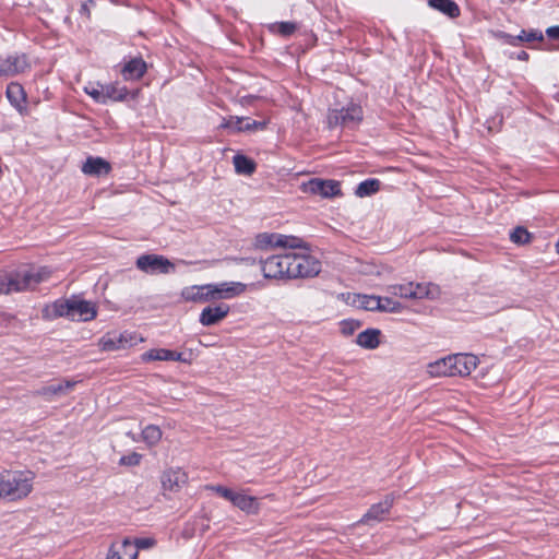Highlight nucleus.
<instances>
[{
	"label": "nucleus",
	"mask_w": 559,
	"mask_h": 559,
	"mask_svg": "<svg viewBox=\"0 0 559 559\" xmlns=\"http://www.w3.org/2000/svg\"><path fill=\"white\" fill-rule=\"evenodd\" d=\"M230 502L247 514H257L260 511V503L258 499L255 497L248 496L245 490L235 491Z\"/></svg>",
	"instance_id": "4be33fe9"
},
{
	"label": "nucleus",
	"mask_w": 559,
	"mask_h": 559,
	"mask_svg": "<svg viewBox=\"0 0 559 559\" xmlns=\"http://www.w3.org/2000/svg\"><path fill=\"white\" fill-rule=\"evenodd\" d=\"M162 430L158 426L148 425L142 430V440L150 447L156 445L162 439Z\"/></svg>",
	"instance_id": "473e14b6"
},
{
	"label": "nucleus",
	"mask_w": 559,
	"mask_h": 559,
	"mask_svg": "<svg viewBox=\"0 0 559 559\" xmlns=\"http://www.w3.org/2000/svg\"><path fill=\"white\" fill-rule=\"evenodd\" d=\"M386 292L392 296H397L404 299H423L435 298L438 295V288L430 283H406L394 284L386 288Z\"/></svg>",
	"instance_id": "20e7f679"
},
{
	"label": "nucleus",
	"mask_w": 559,
	"mask_h": 559,
	"mask_svg": "<svg viewBox=\"0 0 559 559\" xmlns=\"http://www.w3.org/2000/svg\"><path fill=\"white\" fill-rule=\"evenodd\" d=\"M290 263V253L272 255L261 262L262 273L265 278L288 280Z\"/></svg>",
	"instance_id": "1a4fd4ad"
},
{
	"label": "nucleus",
	"mask_w": 559,
	"mask_h": 559,
	"mask_svg": "<svg viewBox=\"0 0 559 559\" xmlns=\"http://www.w3.org/2000/svg\"><path fill=\"white\" fill-rule=\"evenodd\" d=\"M527 58H528V55H527V52H525V51H521V52L518 55V59H520V60H527Z\"/></svg>",
	"instance_id": "49530a36"
},
{
	"label": "nucleus",
	"mask_w": 559,
	"mask_h": 559,
	"mask_svg": "<svg viewBox=\"0 0 559 559\" xmlns=\"http://www.w3.org/2000/svg\"><path fill=\"white\" fill-rule=\"evenodd\" d=\"M188 476L181 468L165 471L162 475V486L164 490L176 492L186 485Z\"/></svg>",
	"instance_id": "a211bd4d"
},
{
	"label": "nucleus",
	"mask_w": 559,
	"mask_h": 559,
	"mask_svg": "<svg viewBox=\"0 0 559 559\" xmlns=\"http://www.w3.org/2000/svg\"><path fill=\"white\" fill-rule=\"evenodd\" d=\"M546 34L549 38L559 39V26H550L546 29Z\"/></svg>",
	"instance_id": "c03bdc74"
},
{
	"label": "nucleus",
	"mask_w": 559,
	"mask_h": 559,
	"mask_svg": "<svg viewBox=\"0 0 559 559\" xmlns=\"http://www.w3.org/2000/svg\"><path fill=\"white\" fill-rule=\"evenodd\" d=\"M146 70V62L140 57H134L123 64L121 74L126 81H136L145 74Z\"/></svg>",
	"instance_id": "412c9836"
},
{
	"label": "nucleus",
	"mask_w": 559,
	"mask_h": 559,
	"mask_svg": "<svg viewBox=\"0 0 559 559\" xmlns=\"http://www.w3.org/2000/svg\"><path fill=\"white\" fill-rule=\"evenodd\" d=\"M143 362L148 361H180L189 364L190 360L182 354L166 348H152L141 355Z\"/></svg>",
	"instance_id": "dca6fc26"
},
{
	"label": "nucleus",
	"mask_w": 559,
	"mask_h": 559,
	"mask_svg": "<svg viewBox=\"0 0 559 559\" xmlns=\"http://www.w3.org/2000/svg\"><path fill=\"white\" fill-rule=\"evenodd\" d=\"M276 28L281 35L290 36L297 29V25L293 22H281L276 24Z\"/></svg>",
	"instance_id": "a19ab883"
},
{
	"label": "nucleus",
	"mask_w": 559,
	"mask_h": 559,
	"mask_svg": "<svg viewBox=\"0 0 559 559\" xmlns=\"http://www.w3.org/2000/svg\"><path fill=\"white\" fill-rule=\"evenodd\" d=\"M136 267L147 274H170L176 270L175 264L158 254H142L136 259Z\"/></svg>",
	"instance_id": "6e6552de"
},
{
	"label": "nucleus",
	"mask_w": 559,
	"mask_h": 559,
	"mask_svg": "<svg viewBox=\"0 0 559 559\" xmlns=\"http://www.w3.org/2000/svg\"><path fill=\"white\" fill-rule=\"evenodd\" d=\"M357 326V323L344 321L342 323V332L344 334H352Z\"/></svg>",
	"instance_id": "37998d69"
},
{
	"label": "nucleus",
	"mask_w": 559,
	"mask_h": 559,
	"mask_svg": "<svg viewBox=\"0 0 559 559\" xmlns=\"http://www.w3.org/2000/svg\"><path fill=\"white\" fill-rule=\"evenodd\" d=\"M46 311L51 318L64 317L72 321H90L97 314L93 302L76 297L59 299L48 307Z\"/></svg>",
	"instance_id": "7ed1b4c3"
},
{
	"label": "nucleus",
	"mask_w": 559,
	"mask_h": 559,
	"mask_svg": "<svg viewBox=\"0 0 559 559\" xmlns=\"http://www.w3.org/2000/svg\"><path fill=\"white\" fill-rule=\"evenodd\" d=\"M106 559H136L135 547L128 538L111 545Z\"/></svg>",
	"instance_id": "393cba45"
},
{
	"label": "nucleus",
	"mask_w": 559,
	"mask_h": 559,
	"mask_svg": "<svg viewBox=\"0 0 559 559\" xmlns=\"http://www.w3.org/2000/svg\"><path fill=\"white\" fill-rule=\"evenodd\" d=\"M543 33L536 29H531L528 32L522 31L521 35L518 36V39L526 41L543 40Z\"/></svg>",
	"instance_id": "ea45409f"
},
{
	"label": "nucleus",
	"mask_w": 559,
	"mask_h": 559,
	"mask_svg": "<svg viewBox=\"0 0 559 559\" xmlns=\"http://www.w3.org/2000/svg\"><path fill=\"white\" fill-rule=\"evenodd\" d=\"M394 501V495H386L382 501L372 504L366 512V514H364L359 522L362 524H370L371 522L383 521L390 513V510L392 509Z\"/></svg>",
	"instance_id": "ddd939ff"
},
{
	"label": "nucleus",
	"mask_w": 559,
	"mask_h": 559,
	"mask_svg": "<svg viewBox=\"0 0 559 559\" xmlns=\"http://www.w3.org/2000/svg\"><path fill=\"white\" fill-rule=\"evenodd\" d=\"M75 384H76L75 381L63 380L56 384L43 386L41 389L36 391V394L40 395V396H45L47 399H50L52 396L64 395L68 391L72 390Z\"/></svg>",
	"instance_id": "bb28decb"
},
{
	"label": "nucleus",
	"mask_w": 559,
	"mask_h": 559,
	"mask_svg": "<svg viewBox=\"0 0 559 559\" xmlns=\"http://www.w3.org/2000/svg\"><path fill=\"white\" fill-rule=\"evenodd\" d=\"M81 169L83 174L87 176L100 177L103 175H107L110 171L111 166L102 157L90 156L86 158Z\"/></svg>",
	"instance_id": "b1692460"
},
{
	"label": "nucleus",
	"mask_w": 559,
	"mask_h": 559,
	"mask_svg": "<svg viewBox=\"0 0 559 559\" xmlns=\"http://www.w3.org/2000/svg\"><path fill=\"white\" fill-rule=\"evenodd\" d=\"M302 240L298 237L286 236L275 233H262L257 235L254 247L260 250H269L272 248H300Z\"/></svg>",
	"instance_id": "0eeeda50"
},
{
	"label": "nucleus",
	"mask_w": 559,
	"mask_h": 559,
	"mask_svg": "<svg viewBox=\"0 0 559 559\" xmlns=\"http://www.w3.org/2000/svg\"><path fill=\"white\" fill-rule=\"evenodd\" d=\"M49 275L50 271L47 267H23L12 273L0 274V294L33 289Z\"/></svg>",
	"instance_id": "f257e3e1"
},
{
	"label": "nucleus",
	"mask_w": 559,
	"mask_h": 559,
	"mask_svg": "<svg viewBox=\"0 0 559 559\" xmlns=\"http://www.w3.org/2000/svg\"><path fill=\"white\" fill-rule=\"evenodd\" d=\"M29 69L25 55H11L0 58V76H14Z\"/></svg>",
	"instance_id": "4468645a"
},
{
	"label": "nucleus",
	"mask_w": 559,
	"mask_h": 559,
	"mask_svg": "<svg viewBox=\"0 0 559 559\" xmlns=\"http://www.w3.org/2000/svg\"><path fill=\"white\" fill-rule=\"evenodd\" d=\"M206 488L209 490L216 492L217 495H219L221 497H223L224 499H226L228 501L231 500L234 492H235L234 490L226 488L224 486H221V485H209V486H206Z\"/></svg>",
	"instance_id": "4c0bfd02"
},
{
	"label": "nucleus",
	"mask_w": 559,
	"mask_h": 559,
	"mask_svg": "<svg viewBox=\"0 0 559 559\" xmlns=\"http://www.w3.org/2000/svg\"><path fill=\"white\" fill-rule=\"evenodd\" d=\"M353 304L364 310L379 311L380 296L357 294L354 295Z\"/></svg>",
	"instance_id": "c756f323"
},
{
	"label": "nucleus",
	"mask_w": 559,
	"mask_h": 559,
	"mask_svg": "<svg viewBox=\"0 0 559 559\" xmlns=\"http://www.w3.org/2000/svg\"><path fill=\"white\" fill-rule=\"evenodd\" d=\"M454 376L466 377L477 367L478 358L473 354L452 355Z\"/></svg>",
	"instance_id": "f3484780"
},
{
	"label": "nucleus",
	"mask_w": 559,
	"mask_h": 559,
	"mask_svg": "<svg viewBox=\"0 0 559 559\" xmlns=\"http://www.w3.org/2000/svg\"><path fill=\"white\" fill-rule=\"evenodd\" d=\"M85 93L90 95L94 100L105 104L104 85L100 86H86Z\"/></svg>",
	"instance_id": "e433bc0d"
},
{
	"label": "nucleus",
	"mask_w": 559,
	"mask_h": 559,
	"mask_svg": "<svg viewBox=\"0 0 559 559\" xmlns=\"http://www.w3.org/2000/svg\"><path fill=\"white\" fill-rule=\"evenodd\" d=\"M215 299H230L236 296L243 294L247 289V285L240 282H222L213 284Z\"/></svg>",
	"instance_id": "6ab92c4d"
},
{
	"label": "nucleus",
	"mask_w": 559,
	"mask_h": 559,
	"mask_svg": "<svg viewBox=\"0 0 559 559\" xmlns=\"http://www.w3.org/2000/svg\"><path fill=\"white\" fill-rule=\"evenodd\" d=\"M7 97L10 104L21 114L27 112L26 94L23 86L16 82H12L7 87Z\"/></svg>",
	"instance_id": "aec40b11"
},
{
	"label": "nucleus",
	"mask_w": 559,
	"mask_h": 559,
	"mask_svg": "<svg viewBox=\"0 0 559 559\" xmlns=\"http://www.w3.org/2000/svg\"><path fill=\"white\" fill-rule=\"evenodd\" d=\"M181 297L186 301L198 304L216 300L213 284L192 285L185 287L181 290Z\"/></svg>",
	"instance_id": "f8f14e48"
},
{
	"label": "nucleus",
	"mask_w": 559,
	"mask_h": 559,
	"mask_svg": "<svg viewBox=\"0 0 559 559\" xmlns=\"http://www.w3.org/2000/svg\"><path fill=\"white\" fill-rule=\"evenodd\" d=\"M233 163L237 174L251 175L255 170L254 162L245 155H235L233 158Z\"/></svg>",
	"instance_id": "7c9ffc66"
},
{
	"label": "nucleus",
	"mask_w": 559,
	"mask_h": 559,
	"mask_svg": "<svg viewBox=\"0 0 559 559\" xmlns=\"http://www.w3.org/2000/svg\"><path fill=\"white\" fill-rule=\"evenodd\" d=\"M230 307L227 304L205 307L199 317V322L203 326H212L223 321L229 313Z\"/></svg>",
	"instance_id": "2eb2a0df"
},
{
	"label": "nucleus",
	"mask_w": 559,
	"mask_h": 559,
	"mask_svg": "<svg viewBox=\"0 0 559 559\" xmlns=\"http://www.w3.org/2000/svg\"><path fill=\"white\" fill-rule=\"evenodd\" d=\"M428 4L449 17L454 19L460 15L459 5L452 0H429Z\"/></svg>",
	"instance_id": "c85d7f7f"
},
{
	"label": "nucleus",
	"mask_w": 559,
	"mask_h": 559,
	"mask_svg": "<svg viewBox=\"0 0 559 559\" xmlns=\"http://www.w3.org/2000/svg\"><path fill=\"white\" fill-rule=\"evenodd\" d=\"M510 239L512 242L518 245L527 243L531 239L530 233L523 227H516L510 234Z\"/></svg>",
	"instance_id": "c9c22d12"
},
{
	"label": "nucleus",
	"mask_w": 559,
	"mask_h": 559,
	"mask_svg": "<svg viewBox=\"0 0 559 559\" xmlns=\"http://www.w3.org/2000/svg\"><path fill=\"white\" fill-rule=\"evenodd\" d=\"M381 181L376 178L367 179L360 182L356 188V195L365 198L374 194L380 190Z\"/></svg>",
	"instance_id": "2f4dec72"
},
{
	"label": "nucleus",
	"mask_w": 559,
	"mask_h": 559,
	"mask_svg": "<svg viewBox=\"0 0 559 559\" xmlns=\"http://www.w3.org/2000/svg\"><path fill=\"white\" fill-rule=\"evenodd\" d=\"M380 331L377 329H368L360 332L356 337V343L367 349H374L380 344Z\"/></svg>",
	"instance_id": "cd10ccee"
},
{
	"label": "nucleus",
	"mask_w": 559,
	"mask_h": 559,
	"mask_svg": "<svg viewBox=\"0 0 559 559\" xmlns=\"http://www.w3.org/2000/svg\"><path fill=\"white\" fill-rule=\"evenodd\" d=\"M556 247H557V251L559 253V241L557 242Z\"/></svg>",
	"instance_id": "de8ad7c7"
},
{
	"label": "nucleus",
	"mask_w": 559,
	"mask_h": 559,
	"mask_svg": "<svg viewBox=\"0 0 559 559\" xmlns=\"http://www.w3.org/2000/svg\"><path fill=\"white\" fill-rule=\"evenodd\" d=\"M141 459H142V455L140 453L132 452L128 455L121 456L119 463H120V465H126V466H136L140 464Z\"/></svg>",
	"instance_id": "58836bf2"
},
{
	"label": "nucleus",
	"mask_w": 559,
	"mask_h": 559,
	"mask_svg": "<svg viewBox=\"0 0 559 559\" xmlns=\"http://www.w3.org/2000/svg\"><path fill=\"white\" fill-rule=\"evenodd\" d=\"M79 12H80V14L85 15L87 19H90L91 11H90L87 2L81 3Z\"/></svg>",
	"instance_id": "a18cd8bd"
},
{
	"label": "nucleus",
	"mask_w": 559,
	"mask_h": 559,
	"mask_svg": "<svg viewBox=\"0 0 559 559\" xmlns=\"http://www.w3.org/2000/svg\"><path fill=\"white\" fill-rule=\"evenodd\" d=\"M133 546L135 547V551L138 552L139 549H148L155 545V540L150 537L144 538H138L134 542H132Z\"/></svg>",
	"instance_id": "79ce46f5"
},
{
	"label": "nucleus",
	"mask_w": 559,
	"mask_h": 559,
	"mask_svg": "<svg viewBox=\"0 0 559 559\" xmlns=\"http://www.w3.org/2000/svg\"><path fill=\"white\" fill-rule=\"evenodd\" d=\"M127 94H128V91L126 87H119L115 84L104 85L105 103L108 99L122 100L126 98Z\"/></svg>",
	"instance_id": "72a5a7b5"
},
{
	"label": "nucleus",
	"mask_w": 559,
	"mask_h": 559,
	"mask_svg": "<svg viewBox=\"0 0 559 559\" xmlns=\"http://www.w3.org/2000/svg\"><path fill=\"white\" fill-rule=\"evenodd\" d=\"M364 112L359 105L350 104L340 109H331L328 115V124L330 128H356L362 120Z\"/></svg>",
	"instance_id": "39448f33"
},
{
	"label": "nucleus",
	"mask_w": 559,
	"mask_h": 559,
	"mask_svg": "<svg viewBox=\"0 0 559 559\" xmlns=\"http://www.w3.org/2000/svg\"><path fill=\"white\" fill-rule=\"evenodd\" d=\"M233 131H254L263 130L266 127L265 121L251 120L249 118L230 117L222 124Z\"/></svg>",
	"instance_id": "5701e85b"
},
{
	"label": "nucleus",
	"mask_w": 559,
	"mask_h": 559,
	"mask_svg": "<svg viewBox=\"0 0 559 559\" xmlns=\"http://www.w3.org/2000/svg\"><path fill=\"white\" fill-rule=\"evenodd\" d=\"M34 474L31 471H3L0 473V499L11 501L27 497L33 490Z\"/></svg>",
	"instance_id": "f03ea898"
},
{
	"label": "nucleus",
	"mask_w": 559,
	"mask_h": 559,
	"mask_svg": "<svg viewBox=\"0 0 559 559\" xmlns=\"http://www.w3.org/2000/svg\"><path fill=\"white\" fill-rule=\"evenodd\" d=\"M139 341L142 340L133 332H108L99 338L98 346L102 350L114 352L133 346Z\"/></svg>",
	"instance_id": "9d476101"
},
{
	"label": "nucleus",
	"mask_w": 559,
	"mask_h": 559,
	"mask_svg": "<svg viewBox=\"0 0 559 559\" xmlns=\"http://www.w3.org/2000/svg\"><path fill=\"white\" fill-rule=\"evenodd\" d=\"M430 377H454L452 355L427 365Z\"/></svg>",
	"instance_id": "a878e982"
},
{
	"label": "nucleus",
	"mask_w": 559,
	"mask_h": 559,
	"mask_svg": "<svg viewBox=\"0 0 559 559\" xmlns=\"http://www.w3.org/2000/svg\"><path fill=\"white\" fill-rule=\"evenodd\" d=\"M403 309L401 302L394 300L391 297H380L379 311L390 312V313H400Z\"/></svg>",
	"instance_id": "f704fd0d"
},
{
	"label": "nucleus",
	"mask_w": 559,
	"mask_h": 559,
	"mask_svg": "<svg viewBox=\"0 0 559 559\" xmlns=\"http://www.w3.org/2000/svg\"><path fill=\"white\" fill-rule=\"evenodd\" d=\"M305 193L320 195L322 198H332L341 194L340 182L335 180H324L312 178L301 185Z\"/></svg>",
	"instance_id": "9b49d317"
},
{
	"label": "nucleus",
	"mask_w": 559,
	"mask_h": 559,
	"mask_svg": "<svg viewBox=\"0 0 559 559\" xmlns=\"http://www.w3.org/2000/svg\"><path fill=\"white\" fill-rule=\"evenodd\" d=\"M289 278L312 277L319 274L321 263L312 255L290 253Z\"/></svg>",
	"instance_id": "423d86ee"
}]
</instances>
